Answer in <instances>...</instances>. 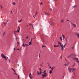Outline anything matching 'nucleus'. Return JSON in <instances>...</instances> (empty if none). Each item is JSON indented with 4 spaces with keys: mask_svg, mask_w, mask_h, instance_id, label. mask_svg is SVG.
<instances>
[{
    "mask_svg": "<svg viewBox=\"0 0 79 79\" xmlns=\"http://www.w3.org/2000/svg\"><path fill=\"white\" fill-rule=\"evenodd\" d=\"M9 21V20H8V19H7V22H8Z\"/></svg>",
    "mask_w": 79,
    "mask_h": 79,
    "instance_id": "49530a36",
    "label": "nucleus"
},
{
    "mask_svg": "<svg viewBox=\"0 0 79 79\" xmlns=\"http://www.w3.org/2000/svg\"><path fill=\"white\" fill-rule=\"evenodd\" d=\"M77 35L78 38H79V34H77Z\"/></svg>",
    "mask_w": 79,
    "mask_h": 79,
    "instance_id": "f3484780",
    "label": "nucleus"
},
{
    "mask_svg": "<svg viewBox=\"0 0 79 79\" xmlns=\"http://www.w3.org/2000/svg\"><path fill=\"white\" fill-rule=\"evenodd\" d=\"M4 58H5V60H7V59H6V57H4Z\"/></svg>",
    "mask_w": 79,
    "mask_h": 79,
    "instance_id": "c9c22d12",
    "label": "nucleus"
},
{
    "mask_svg": "<svg viewBox=\"0 0 79 79\" xmlns=\"http://www.w3.org/2000/svg\"><path fill=\"white\" fill-rule=\"evenodd\" d=\"M76 70V68H73L72 69V71H75V70Z\"/></svg>",
    "mask_w": 79,
    "mask_h": 79,
    "instance_id": "0eeeda50",
    "label": "nucleus"
},
{
    "mask_svg": "<svg viewBox=\"0 0 79 79\" xmlns=\"http://www.w3.org/2000/svg\"><path fill=\"white\" fill-rule=\"evenodd\" d=\"M18 28H19V30H20V27H19V26L18 27Z\"/></svg>",
    "mask_w": 79,
    "mask_h": 79,
    "instance_id": "ea45409f",
    "label": "nucleus"
},
{
    "mask_svg": "<svg viewBox=\"0 0 79 79\" xmlns=\"http://www.w3.org/2000/svg\"><path fill=\"white\" fill-rule=\"evenodd\" d=\"M67 21H69V22H71V21H69V20H67Z\"/></svg>",
    "mask_w": 79,
    "mask_h": 79,
    "instance_id": "864d4df0",
    "label": "nucleus"
},
{
    "mask_svg": "<svg viewBox=\"0 0 79 79\" xmlns=\"http://www.w3.org/2000/svg\"><path fill=\"white\" fill-rule=\"evenodd\" d=\"M1 56L2 58H5L6 57L4 55V54H1Z\"/></svg>",
    "mask_w": 79,
    "mask_h": 79,
    "instance_id": "423d86ee",
    "label": "nucleus"
},
{
    "mask_svg": "<svg viewBox=\"0 0 79 79\" xmlns=\"http://www.w3.org/2000/svg\"><path fill=\"white\" fill-rule=\"evenodd\" d=\"M49 68H50V69H51L52 68V67H49Z\"/></svg>",
    "mask_w": 79,
    "mask_h": 79,
    "instance_id": "603ef678",
    "label": "nucleus"
},
{
    "mask_svg": "<svg viewBox=\"0 0 79 79\" xmlns=\"http://www.w3.org/2000/svg\"><path fill=\"white\" fill-rule=\"evenodd\" d=\"M65 61H67L66 59V58H65Z\"/></svg>",
    "mask_w": 79,
    "mask_h": 79,
    "instance_id": "bf43d9fd",
    "label": "nucleus"
},
{
    "mask_svg": "<svg viewBox=\"0 0 79 79\" xmlns=\"http://www.w3.org/2000/svg\"><path fill=\"white\" fill-rule=\"evenodd\" d=\"M32 39H31V40L30 41V42H32Z\"/></svg>",
    "mask_w": 79,
    "mask_h": 79,
    "instance_id": "09e8293b",
    "label": "nucleus"
},
{
    "mask_svg": "<svg viewBox=\"0 0 79 79\" xmlns=\"http://www.w3.org/2000/svg\"><path fill=\"white\" fill-rule=\"evenodd\" d=\"M18 77L19 79V75H18Z\"/></svg>",
    "mask_w": 79,
    "mask_h": 79,
    "instance_id": "c03bdc74",
    "label": "nucleus"
},
{
    "mask_svg": "<svg viewBox=\"0 0 79 79\" xmlns=\"http://www.w3.org/2000/svg\"><path fill=\"white\" fill-rule=\"evenodd\" d=\"M68 69L69 73H71V71L72 70V69H71V68H68Z\"/></svg>",
    "mask_w": 79,
    "mask_h": 79,
    "instance_id": "20e7f679",
    "label": "nucleus"
},
{
    "mask_svg": "<svg viewBox=\"0 0 79 79\" xmlns=\"http://www.w3.org/2000/svg\"><path fill=\"white\" fill-rule=\"evenodd\" d=\"M69 64H65L64 65L65 66H68Z\"/></svg>",
    "mask_w": 79,
    "mask_h": 79,
    "instance_id": "9b49d317",
    "label": "nucleus"
},
{
    "mask_svg": "<svg viewBox=\"0 0 79 79\" xmlns=\"http://www.w3.org/2000/svg\"><path fill=\"white\" fill-rule=\"evenodd\" d=\"M66 42H67V39H66Z\"/></svg>",
    "mask_w": 79,
    "mask_h": 79,
    "instance_id": "3c124183",
    "label": "nucleus"
},
{
    "mask_svg": "<svg viewBox=\"0 0 79 79\" xmlns=\"http://www.w3.org/2000/svg\"><path fill=\"white\" fill-rule=\"evenodd\" d=\"M45 15L46 16H47V15H48V16H50V13L45 12Z\"/></svg>",
    "mask_w": 79,
    "mask_h": 79,
    "instance_id": "7ed1b4c3",
    "label": "nucleus"
},
{
    "mask_svg": "<svg viewBox=\"0 0 79 79\" xmlns=\"http://www.w3.org/2000/svg\"><path fill=\"white\" fill-rule=\"evenodd\" d=\"M37 73H38V75H39V74H40V73H39V72L37 71Z\"/></svg>",
    "mask_w": 79,
    "mask_h": 79,
    "instance_id": "c85d7f7f",
    "label": "nucleus"
},
{
    "mask_svg": "<svg viewBox=\"0 0 79 79\" xmlns=\"http://www.w3.org/2000/svg\"><path fill=\"white\" fill-rule=\"evenodd\" d=\"M17 50H20L19 49H17Z\"/></svg>",
    "mask_w": 79,
    "mask_h": 79,
    "instance_id": "6e6d98bb",
    "label": "nucleus"
},
{
    "mask_svg": "<svg viewBox=\"0 0 79 79\" xmlns=\"http://www.w3.org/2000/svg\"><path fill=\"white\" fill-rule=\"evenodd\" d=\"M15 32H19V30L18 29V30H17V31H15Z\"/></svg>",
    "mask_w": 79,
    "mask_h": 79,
    "instance_id": "ddd939ff",
    "label": "nucleus"
},
{
    "mask_svg": "<svg viewBox=\"0 0 79 79\" xmlns=\"http://www.w3.org/2000/svg\"><path fill=\"white\" fill-rule=\"evenodd\" d=\"M29 77H30V79H32V77H31V76H32V74H31V73H30L29 74Z\"/></svg>",
    "mask_w": 79,
    "mask_h": 79,
    "instance_id": "39448f33",
    "label": "nucleus"
},
{
    "mask_svg": "<svg viewBox=\"0 0 79 79\" xmlns=\"http://www.w3.org/2000/svg\"><path fill=\"white\" fill-rule=\"evenodd\" d=\"M67 43H66L64 45V46L63 45H60V46H61V50H64V48H65V47H66V45L67 44Z\"/></svg>",
    "mask_w": 79,
    "mask_h": 79,
    "instance_id": "f03ea898",
    "label": "nucleus"
},
{
    "mask_svg": "<svg viewBox=\"0 0 79 79\" xmlns=\"http://www.w3.org/2000/svg\"><path fill=\"white\" fill-rule=\"evenodd\" d=\"M47 64H48L49 65V64L48 63H47Z\"/></svg>",
    "mask_w": 79,
    "mask_h": 79,
    "instance_id": "774afa93",
    "label": "nucleus"
},
{
    "mask_svg": "<svg viewBox=\"0 0 79 79\" xmlns=\"http://www.w3.org/2000/svg\"><path fill=\"white\" fill-rule=\"evenodd\" d=\"M40 5H42V2H41L40 3Z\"/></svg>",
    "mask_w": 79,
    "mask_h": 79,
    "instance_id": "79ce46f5",
    "label": "nucleus"
},
{
    "mask_svg": "<svg viewBox=\"0 0 79 79\" xmlns=\"http://www.w3.org/2000/svg\"><path fill=\"white\" fill-rule=\"evenodd\" d=\"M1 6H1V4H0V7Z\"/></svg>",
    "mask_w": 79,
    "mask_h": 79,
    "instance_id": "e2e57ef3",
    "label": "nucleus"
},
{
    "mask_svg": "<svg viewBox=\"0 0 79 79\" xmlns=\"http://www.w3.org/2000/svg\"><path fill=\"white\" fill-rule=\"evenodd\" d=\"M45 45H43V46H42V48H43V47H45Z\"/></svg>",
    "mask_w": 79,
    "mask_h": 79,
    "instance_id": "393cba45",
    "label": "nucleus"
},
{
    "mask_svg": "<svg viewBox=\"0 0 79 79\" xmlns=\"http://www.w3.org/2000/svg\"><path fill=\"white\" fill-rule=\"evenodd\" d=\"M32 27L33 29H34V26H33V25H32Z\"/></svg>",
    "mask_w": 79,
    "mask_h": 79,
    "instance_id": "de8ad7c7",
    "label": "nucleus"
},
{
    "mask_svg": "<svg viewBox=\"0 0 79 79\" xmlns=\"http://www.w3.org/2000/svg\"><path fill=\"white\" fill-rule=\"evenodd\" d=\"M60 58H62V56H60Z\"/></svg>",
    "mask_w": 79,
    "mask_h": 79,
    "instance_id": "052dcab7",
    "label": "nucleus"
},
{
    "mask_svg": "<svg viewBox=\"0 0 79 79\" xmlns=\"http://www.w3.org/2000/svg\"><path fill=\"white\" fill-rule=\"evenodd\" d=\"M40 69V73H42V70L41 69H40H40Z\"/></svg>",
    "mask_w": 79,
    "mask_h": 79,
    "instance_id": "a878e982",
    "label": "nucleus"
},
{
    "mask_svg": "<svg viewBox=\"0 0 79 79\" xmlns=\"http://www.w3.org/2000/svg\"><path fill=\"white\" fill-rule=\"evenodd\" d=\"M47 73H44V74H41V76H42L41 78H44V77H46V76H47Z\"/></svg>",
    "mask_w": 79,
    "mask_h": 79,
    "instance_id": "f257e3e1",
    "label": "nucleus"
},
{
    "mask_svg": "<svg viewBox=\"0 0 79 79\" xmlns=\"http://www.w3.org/2000/svg\"><path fill=\"white\" fill-rule=\"evenodd\" d=\"M49 73L50 74H52V70H50Z\"/></svg>",
    "mask_w": 79,
    "mask_h": 79,
    "instance_id": "2eb2a0df",
    "label": "nucleus"
},
{
    "mask_svg": "<svg viewBox=\"0 0 79 79\" xmlns=\"http://www.w3.org/2000/svg\"><path fill=\"white\" fill-rule=\"evenodd\" d=\"M4 24H5V23H4Z\"/></svg>",
    "mask_w": 79,
    "mask_h": 79,
    "instance_id": "69168bd1",
    "label": "nucleus"
},
{
    "mask_svg": "<svg viewBox=\"0 0 79 79\" xmlns=\"http://www.w3.org/2000/svg\"><path fill=\"white\" fill-rule=\"evenodd\" d=\"M28 37H28V36H27V37H26V40H27V39H28Z\"/></svg>",
    "mask_w": 79,
    "mask_h": 79,
    "instance_id": "b1692460",
    "label": "nucleus"
},
{
    "mask_svg": "<svg viewBox=\"0 0 79 79\" xmlns=\"http://www.w3.org/2000/svg\"><path fill=\"white\" fill-rule=\"evenodd\" d=\"M39 55H40V56H39V57H40V54H39Z\"/></svg>",
    "mask_w": 79,
    "mask_h": 79,
    "instance_id": "4d7b16f0",
    "label": "nucleus"
},
{
    "mask_svg": "<svg viewBox=\"0 0 79 79\" xmlns=\"http://www.w3.org/2000/svg\"><path fill=\"white\" fill-rule=\"evenodd\" d=\"M29 25H30V26H32V24H31V23H29Z\"/></svg>",
    "mask_w": 79,
    "mask_h": 79,
    "instance_id": "4be33fe9",
    "label": "nucleus"
},
{
    "mask_svg": "<svg viewBox=\"0 0 79 79\" xmlns=\"http://www.w3.org/2000/svg\"><path fill=\"white\" fill-rule=\"evenodd\" d=\"M60 47V46L59 45H54V47Z\"/></svg>",
    "mask_w": 79,
    "mask_h": 79,
    "instance_id": "9d476101",
    "label": "nucleus"
},
{
    "mask_svg": "<svg viewBox=\"0 0 79 79\" xmlns=\"http://www.w3.org/2000/svg\"><path fill=\"white\" fill-rule=\"evenodd\" d=\"M17 44H19V42H17Z\"/></svg>",
    "mask_w": 79,
    "mask_h": 79,
    "instance_id": "5fc2aeb1",
    "label": "nucleus"
},
{
    "mask_svg": "<svg viewBox=\"0 0 79 79\" xmlns=\"http://www.w3.org/2000/svg\"><path fill=\"white\" fill-rule=\"evenodd\" d=\"M12 70H13V71H14V72H15V70H14V69H13V68L12 69Z\"/></svg>",
    "mask_w": 79,
    "mask_h": 79,
    "instance_id": "7c9ffc66",
    "label": "nucleus"
},
{
    "mask_svg": "<svg viewBox=\"0 0 79 79\" xmlns=\"http://www.w3.org/2000/svg\"><path fill=\"white\" fill-rule=\"evenodd\" d=\"M70 23H71L72 24H73L74 27H76V25H75V24H73V23H71V22H70Z\"/></svg>",
    "mask_w": 79,
    "mask_h": 79,
    "instance_id": "1a4fd4ad",
    "label": "nucleus"
},
{
    "mask_svg": "<svg viewBox=\"0 0 79 79\" xmlns=\"http://www.w3.org/2000/svg\"><path fill=\"white\" fill-rule=\"evenodd\" d=\"M67 58H71V56H68Z\"/></svg>",
    "mask_w": 79,
    "mask_h": 79,
    "instance_id": "bb28decb",
    "label": "nucleus"
},
{
    "mask_svg": "<svg viewBox=\"0 0 79 79\" xmlns=\"http://www.w3.org/2000/svg\"><path fill=\"white\" fill-rule=\"evenodd\" d=\"M10 13H11V14H13V13H12V10L10 11Z\"/></svg>",
    "mask_w": 79,
    "mask_h": 79,
    "instance_id": "a19ab883",
    "label": "nucleus"
},
{
    "mask_svg": "<svg viewBox=\"0 0 79 79\" xmlns=\"http://www.w3.org/2000/svg\"><path fill=\"white\" fill-rule=\"evenodd\" d=\"M58 44H59V45H61V43H60V42L58 41Z\"/></svg>",
    "mask_w": 79,
    "mask_h": 79,
    "instance_id": "4468645a",
    "label": "nucleus"
},
{
    "mask_svg": "<svg viewBox=\"0 0 79 79\" xmlns=\"http://www.w3.org/2000/svg\"><path fill=\"white\" fill-rule=\"evenodd\" d=\"M1 7V9L2 8H3V7H2V6H1L0 7Z\"/></svg>",
    "mask_w": 79,
    "mask_h": 79,
    "instance_id": "a18cd8bd",
    "label": "nucleus"
},
{
    "mask_svg": "<svg viewBox=\"0 0 79 79\" xmlns=\"http://www.w3.org/2000/svg\"><path fill=\"white\" fill-rule=\"evenodd\" d=\"M9 61L10 63V59H9Z\"/></svg>",
    "mask_w": 79,
    "mask_h": 79,
    "instance_id": "13d9d810",
    "label": "nucleus"
},
{
    "mask_svg": "<svg viewBox=\"0 0 79 79\" xmlns=\"http://www.w3.org/2000/svg\"><path fill=\"white\" fill-rule=\"evenodd\" d=\"M55 67H52V69H51L52 70H53L54 69H55Z\"/></svg>",
    "mask_w": 79,
    "mask_h": 79,
    "instance_id": "f8f14e48",
    "label": "nucleus"
},
{
    "mask_svg": "<svg viewBox=\"0 0 79 79\" xmlns=\"http://www.w3.org/2000/svg\"><path fill=\"white\" fill-rule=\"evenodd\" d=\"M33 17L34 18H35V17L34 16H33Z\"/></svg>",
    "mask_w": 79,
    "mask_h": 79,
    "instance_id": "8fccbe9b",
    "label": "nucleus"
},
{
    "mask_svg": "<svg viewBox=\"0 0 79 79\" xmlns=\"http://www.w3.org/2000/svg\"><path fill=\"white\" fill-rule=\"evenodd\" d=\"M51 24L52 25H53V22H51Z\"/></svg>",
    "mask_w": 79,
    "mask_h": 79,
    "instance_id": "473e14b6",
    "label": "nucleus"
},
{
    "mask_svg": "<svg viewBox=\"0 0 79 79\" xmlns=\"http://www.w3.org/2000/svg\"><path fill=\"white\" fill-rule=\"evenodd\" d=\"M14 34H15V35H16V34H15V33H14Z\"/></svg>",
    "mask_w": 79,
    "mask_h": 79,
    "instance_id": "0e129e2a",
    "label": "nucleus"
},
{
    "mask_svg": "<svg viewBox=\"0 0 79 79\" xmlns=\"http://www.w3.org/2000/svg\"><path fill=\"white\" fill-rule=\"evenodd\" d=\"M14 51H15V48H14Z\"/></svg>",
    "mask_w": 79,
    "mask_h": 79,
    "instance_id": "37998d69",
    "label": "nucleus"
},
{
    "mask_svg": "<svg viewBox=\"0 0 79 79\" xmlns=\"http://www.w3.org/2000/svg\"><path fill=\"white\" fill-rule=\"evenodd\" d=\"M72 48H73V49H74V47Z\"/></svg>",
    "mask_w": 79,
    "mask_h": 79,
    "instance_id": "680f3d73",
    "label": "nucleus"
},
{
    "mask_svg": "<svg viewBox=\"0 0 79 79\" xmlns=\"http://www.w3.org/2000/svg\"><path fill=\"white\" fill-rule=\"evenodd\" d=\"M37 11L36 12V13L35 15V16H36V15H37Z\"/></svg>",
    "mask_w": 79,
    "mask_h": 79,
    "instance_id": "2f4dec72",
    "label": "nucleus"
},
{
    "mask_svg": "<svg viewBox=\"0 0 79 79\" xmlns=\"http://www.w3.org/2000/svg\"><path fill=\"white\" fill-rule=\"evenodd\" d=\"M17 39H18V38L16 37L15 38V40L16 41L17 40Z\"/></svg>",
    "mask_w": 79,
    "mask_h": 79,
    "instance_id": "cd10ccee",
    "label": "nucleus"
},
{
    "mask_svg": "<svg viewBox=\"0 0 79 79\" xmlns=\"http://www.w3.org/2000/svg\"><path fill=\"white\" fill-rule=\"evenodd\" d=\"M27 27H28V25H27Z\"/></svg>",
    "mask_w": 79,
    "mask_h": 79,
    "instance_id": "338daca9",
    "label": "nucleus"
},
{
    "mask_svg": "<svg viewBox=\"0 0 79 79\" xmlns=\"http://www.w3.org/2000/svg\"><path fill=\"white\" fill-rule=\"evenodd\" d=\"M77 6H73V8H75V7H76Z\"/></svg>",
    "mask_w": 79,
    "mask_h": 79,
    "instance_id": "c756f323",
    "label": "nucleus"
},
{
    "mask_svg": "<svg viewBox=\"0 0 79 79\" xmlns=\"http://www.w3.org/2000/svg\"><path fill=\"white\" fill-rule=\"evenodd\" d=\"M25 46H26V47H28V46H29V44H26Z\"/></svg>",
    "mask_w": 79,
    "mask_h": 79,
    "instance_id": "a211bd4d",
    "label": "nucleus"
},
{
    "mask_svg": "<svg viewBox=\"0 0 79 79\" xmlns=\"http://www.w3.org/2000/svg\"><path fill=\"white\" fill-rule=\"evenodd\" d=\"M60 39L61 40V41H62V38H61V37H60Z\"/></svg>",
    "mask_w": 79,
    "mask_h": 79,
    "instance_id": "e433bc0d",
    "label": "nucleus"
},
{
    "mask_svg": "<svg viewBox=\"0 0 79 79\" xmlns=\"http://www.w3.org/2000/svg\"><path fill=\"white\" fill-rule=\"evenodd\" d=\"M22 46L23 47H25V45L24 44V43H23V44L22 45Z\"/></svg>",
    "mask_w": 79,
    "mask_h": 79,
    "instance_id": "aec40b11",
    "label": "nucleus"
},
{
    "mask_svg": "<svg viewBox=\"0 0 79 79\" xmlns=\"http://www.w3.org/2000/svg\"><path fill=\"white\" fill-rule=\"evenodd\" d=\"M62 37L63 38V40H64V39H65V37L63 35H62Z\"/></svg>",
    "mask_w": 79,
    "mask_h": 79,
    "instance_id": "6e6552de",
    "label": "nucleus"
},
{
    "mask_svg": "<svg viewBox=\"0 0 79 79\" xmlns=\"http://www.w3.org/2000/svg\"><path fill=\"white\" fill-rule=\"evenodd\" d=\"M75 65H76V63H75L72 66V67H74L75 66Z\"/></svg>",
    "mask_w": 79,
    "mask_h": 79,
    "instance_id": "412c9836",
    "label": "nucleus"
},
{
    "mask_svg": "<svg viewBox=\"0 0 79 79\" xmlns=\"http://www.w3.org/2000/svg\"><path fill=\"white\" fill-rule=\"evenodd\" d=\"M14 74H15V75H16V76H18V74H17L16 73H14Z\"/></svg>",
    "mask_w": 79,
    "mask_h": 79,
    "instance_id": "58836bf2",
    "label": "nucleus"
},
{
    "mask_svg": "<svg viewBox=\"0 0 79 79\" xmlns=\"http://www.w3.org/2000/svg\"><path fill=\"white\" fill-rule=\"evenodd\" d=\"M61 23H63V22H64V20H61Z\"/></svg>",
    "mask_w": 79,
    "mask_h": 79,
    "instance_id": "5701e85b",
    "label": "nucleus"
},
{
    "mask_svg": "<svg viewBox=\"0 0 79 79\" xmlns=\"http://www.w3.org/2000/svg\"><path fill=\"white\" fill-rule=\"evenodd\" d=\"M12 4H13L14 5H16V3L14 2L12 3Z\"/></svg>",
    "mask_w": 79,
    "mask_h": 79,
    "instance_id": "6ab92c4d",
    "label": "nucleus"
},
{
    "mask_svg": "<svg viewBox=\"0 0 79 79\" xmlns=\"http://www.w3.org/2000/svg\"><path fill=\"white\" fill-rule=\"evenodd\" d=\"M50 10H51V11H52L53 10H52V9L50 8Z\"/></svg>",
    "mask_w": 79,
    "mask_h": 79,
    "instance_id": "4c0bfd02",
    "label": "nucleus"
},
{
    "mask_svg": "<svg viewBox=\"0 0 79 79\" xmlns=\"http://www.w3.org/2000/svg\"><path fill=\"white\" fill-rule=\"evenodd\" d=\"M31 43H32V42H31V41L29 42V45H32V44Z\"/></svg>",
    "mask_w": 79,
    "mask_h": 79,
    "instance_id": "dca6fc26",
    "label": "nucleus"
},
{
    "mask_svg": "<svg viewBox=\"0 0 79 79\" xmlns=\"http://www.w3.org/2000/svg\"><path fill=\"white\" fill-rule=\"evenodd\" d=\"M22 20H20L19 21V22L20 23H21V21H22Z\"/></svg>",
    "mask_w": 79,
    "mask_h": 79,
    "instance_id": "72a5a7b5",
    "label": "nucleus"
},
{
    "mask_svg": "<svg viewBox=\"0 0 79 79\" xmlns=\"http://www.w3.org/2000/svg\"><path fill=\"white\" fill-rule=\"evenodd\" d=\"M45 72H46V70H44V71L43 72V73H45Z\"/></svg>",
    "mask_w": 79,
    "mask_h": 79,
    "instance_id": "f704fd0d",
    "label": "nucleus"
}]
</instances>
